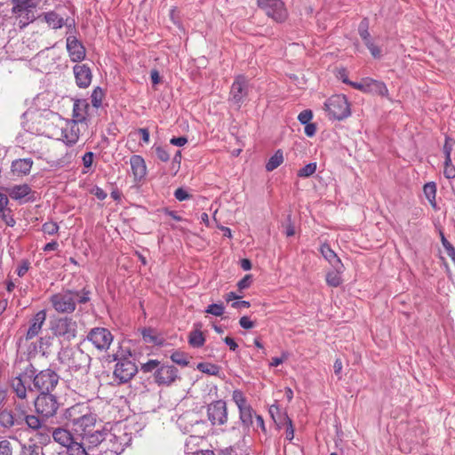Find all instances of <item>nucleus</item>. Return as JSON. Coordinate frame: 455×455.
I'll list each match as a JSON object with an SVG mask.
<instances>
[{"instance_id": "obj_1", "label": "nucleus", "mask_w": 455, "mask_h": 455, "mask_svg": "<svg viewBox=\"0 0 455 455\" xmlns=\"http://www.w3.org/2000/svg\"><path fill=\"white\" fill-rule=\"evenodd\" d=\"M78 292L76 291H65L53 294L50 298L52 307L61 314H70L76 309Z\"/></svg>"}, {"instance_id": "obj_2", "label": "nucleus", "mask_w": 455, "mask_h": 455, "mask_svg": "<svg viewBox=\"0 0 455 455\" xmlns=\"http://www.w3.org/2000/svg\"><path fill=\"white\" fill-rule=\"evenodd\" d=\"M325 108L329 116L337 120H342L350 116V108L344 95L331 96L325 102Z\"/></svg>"}, {"instance_id": "obj_3", "label": "nucleus", "mask_w": 455, "mask_h": 455, "mask_svg": "<svg viewBox=\"0 0 455 455\" xmlns=\"http://www.w3.org/2000/svg\"><path fill=\"white\" fill-rule=\"evenodd\" d=\"M58 126L60 127V137L57 139L61 140L68 146L76 144L80 135L85 131L80 123L73 120L60 121V124Z\"/></svg>"}, {"instance_id": "obj_4", "label": "nucleus", "mask_w": 455, "mask_h": 455, "mask_svg": "<svg viewBox=\"0 0 455 455\" xmlns=\"http://www.w3.org/2000/svg\"><path fill=\"white\" fill-rule=\"evenodd\" d=\"M52 330L55 336L69 341L76 336L77 324L72 318L61 317L52 323Z\"/></svg>"}, {"instance_id": "obj_5", "label": "nucleus", "mask_w": 455, "mask_h": 455, "mask_svg": "<svg viewBox=\"0 0 455 455\" xmlns=\"http://www.w3.org/2000/svg\"><path fill=\"white\" fill-rule=\"evenodd\" d=\"M63 356L68 367L76 371L86 369L90 365V355L79 347L65 349L63 351Z\"/></svg>"}, {"instance_id": "obj_6", "label": "nucleus", "mask_w": 455, "mask_h": 455, "mask_svg": "<svg viewBox=\"0 0 455 455\" xmlns=\"http://www.w3.org/2000/svg\"><path fill=\"white\" fill-rule=\"evenodd\" d=\"M36 411L43 417H52L58 408L59 403L57 398L50 393H41L35 400Z\"/></svg>"}, {"instance_id": "obj_7", "label": "nucleus", "mask_w": 455, "mask_h": 455, "mask_svg": "<svg viewBox=\"0 0 455 455\" xmlns=\"http://www.w3.org/2000/svg\"><path fill=\"white\" fill-rule=\"evenodd\" d=\"M258 5L266 15L277 22H282L287 18V11L281 0H258Z\"/></svg>"}, {"instance_id": "obj_8", "label": "nucleus", "mask_w": 455, "mask_h": 455, "mask_svg": "<svg viewBox=\"0 0 455 455\" xmlns=\"http://www.w3.org/2000/svg\"><path fill=\"white\" fill-rule=\"evenodd\" d=\"M87 340L92 342L97 349L105 351L110 347L113 335L107 328L96 327L88 332Z\"/></svg>"}, {"instance_id": "obj_9", "label": "nucleus", "mask_w": 455, "mask_h": 455, "mask_svg": "<svg viewBox=\"0 0 455 455\" xmlns=\"http://www.w3.org/2000/svg\"><path fill=\"white\" fill-rule=\"evenodd\" d=\"M207 417L212 426H222L228 422L227 403L223 400L214 401L207 406Z\"/></svg>"}, {"instance_id": "obj_10", "label": "nucleus", "mask_w": 455, "mask_h": 455, "mask_svg": "<svg viewBox=\"0 0 455 455\" xmlns=\"http://www.w3.org/2000/svg\"><path fill=\"white\" fill-rule=\"evenodd\" d=\"M59 377L52 370L47 369L37 373L33 379L34 387L41 393H50L58 383Z\"/></svg>"}, {"instance_id": "obj_11", "label": "nucleus", "mask_w": 455, "mask_h": 455, "mask_svg": "<svg viewBox=\"0 0 455 455\" xmlns=\"http://www.w3.org/2000/svg\"><path fill=\"white\" fill-rule=\"evenodd\" d=\"M138 372L134 363L128 359L119 360L114 370V376L119 383H126L131 380Z\"/></svg>"}, {"instance_id": "obj_12", "label": "nucleus", "mask_w": 455, "mask_h": 455, "mask_svg": "<svg viewBox=\"0 0 455 455\" xmlns=\"http://www.w3.org/2000/svg\"><path fill=\"white\" fill-rule=\"evenodd\" d=\"M46 320V311L40 310L38 311L29 321V326L24 334V336L19 339V343H22L24 340L28 341L41 332L42 328Z\"/></svg>"}, {"instance_id": "obj_13", "label": "nucleus", "mask_w": 455, "mask_h": 455, "mask_svg": "<svg viewBox=\"0 0 455 455\" xmlns=\"http://www.w3.org/2000/svg\"><path fill=\"white\" fill-rule=\"evenodd\" d=\"M248 94V81L243 76H238L230 90V100L240 108L241 103Z\"/></svg>"}, {"instance_id": "obj_14", "label": "nucleus", "mask_w": 455, "mask_h": 455, "mask_svg": "<svg viewBox=\"0 0 455 455\" xmlns=\"http://www.w3.org/2000/svg\"><path fill=\"white\" fill-rule=\"evenodd\" d=\"M154 378L159 386H170L178 378V370L173 365L162 364L154 372Z\"/></svg>"}, {"instance_id": "obj_15", "label": "nucleus", "mask_w": 455, "mask_h": 455, "mask_svg": "<svg viewBox=\"0 0 455 455\" xmlns=\"http://www.w3.org/2000/svg\"><path fill=\"white\" fill-rule=\"evenodd\" d=\"M43 17H44V20L52 29H59L64 26L68 28H71L75 26L74 20H72L70 18L64 19L63 17H61L60 14H58L57 12H55L53 11L44 13Z\"/></svg>"}, {"instance_id": "obj_16", "label": "nucleus", "mask_w": 455, "mask_h": 455, "mask_svg": "<svg viewBox=\"0 0 455 455\" xmlns=\"http://www.w3.org/2000/svg\"><path fill=\"white\" fill-rule=\"evenodd\" d=\"M90 105L86 100H76L73 106V121L80 123L82 128L86 130L87 116Z\"/></svg>"}, {"instance_id": "obj_17", "label": "nucleus", "mask_w": 455, "mask_h": 455, "mask_svg": "<svg viewBox=\"0 0 455 455\" xmlns=\"http://www.w3.org/2000/svg\"><path fill=\"white\" fill-rule=\"evenodd\" d=\"M76 83L80 88H87L92 83V71L84 64H76L73 68Z\"/></svg>"}, {"instance_id": "obj_18", "label": "nucleus", "mask_w": 455, "mask_h": 455, "mask_svg": "<svg viewBox=\"0 0 455 455\" xmlns=\"http://www.w3.org/2000/svg\"><path fill=\"white\" fill-rule=\"evenodd\" d=\"M67 50L74 62L81 61L85 57V48L75 36L67 38Z\"/></svg>"}, {"instance_id": "obj_19", "label": "nucleus", "mask_w": 455, "mask_h": 455, "mask_svg": "<svg viewBox=\"0 0 455 455\" xmlns=\"http://www.w3.org/2000/svg\"><path fill=\"white\" fill-rule=\"evenodd\" d=\"M90 408L85 403H76L65 411V419L73 426H76L84 414L88 413Z\"/></svg>"}, {"instance_id": "obj_20", "label": "nucleus", "mask_w": 455, "mask_h": 455, "mask_svg": "<svg viewBox=\"0 0 455 455\" xmlns=\"http://www.w3.org/2000/svg\"><path fill=\"white\" fill-rule=\"evenodd\" d=\"M130 164L134 180H142L147 174V166L143 157L139 155H133L130 158Z\"/></svg>"}, {"instance_id": "obj_21", "label": "nucleus", "mask_w": 455, "mask_h": 455, "mask_svg": "<svg viewBox=\"0 0 455 455\" xmlns=\"http://www.w3.org/2000/svg\"><path fill=\"white\" fill-rule=\"evenodd\" d=\"M52 436L55 443L65 448L76 440L68 429L60 427L52 429Z\"/></svg>"}, {"instance_id": "obj_22", "label": "nucleus", "mask_w": 455, "mask_h": 455, "mask_svg": "<svg viewBox=\"0 0 455 455\" xmlns=\"http://www.w3.org/2000/svg\"><path fill=\"white\" fill-rule=\"evenodd\" d=\"M96 423V415L91 411L84 414V417L79 419V422L73 426L76 432H81V435H84L88 431L92 430L91 428L95 426Z\"/></svg>"}, {"instance_id": "obj_23", "label": "nucleus", "mask_w": 455, "mask_h": 455, "mask_svg": "<svg viewBox=\"0 0 455 455\" xmlns=\"http://www.w3.org/2000/svg\"><path fill=\"white\" fill-rule=\"evenodd\" d=\"M32 165L31 158L16 159L12 163V172L17 176H25L30 172Z\"/></svg>"}, {"instance_id": "obj_24", "label": "nucleus", "mask_w": 455, "mask_h": 455, "mask_svg": "<svg viewBox=\"0 0 455 455\" xmlns=\"http://www.w3.org/2000/svg\"><path fill=\"white\" fill-rule=\"evenodd\" d=\"M365 93L387 96L388 90L383 82L366 77Z\"/></svg>"}, {"instance_id": "obj_25", "label": "nucleus", "mask_w": 455, "mask_h": 455, "mask_svg": "<svg viewBox=\"0 0 455 455\" xmlns=\"http://www.w3.org/2000/svg\"><path fill=\"white\" fill-rule=\"evenodd\" d=\"M320 252L332 267H338L339 270L344 269L341 260L328 244H323L320 248Z\"/></svg>"}, {"instance_id": "obj_26", "label": "nucleus", "mask_w": 455, "mask_h": 455, "mask_svg": "<svg viewBox=\"0 0 455 455\" xmlns=\"http://www.w3.org/2000/svg\"><path fill=\"white\" fill-rule=\"evenodd\" d=\"M31 192V188L27 184L15 185L7 188V193L12 199L20 200Z\"/></svg>"}, {"instance_id": "obj_27", "label": "nucleus", "mask_w": 455, "mask_h": 455, "mask_svg": "<svg viewBox=\"0 0 455 455\" xmlns=\"http://www.w3.org/2000/svg\"><path fill=\"white\" fill-rule=\"evenodd\" d=\"M11 387L19 398L25 399L27 397V387L25 386V381L20 377L14 378L12 380Z\"/></svg>"}, {"instance_id": "obj_28", "label": "nucleus", "mask_w": 455, "mask_h": 455, "mask_svg": "<svg viewBox=\"0 0 455 455\" xmlns=\"http://www.w3.org/2000/svg\"><path fill=\"white\" fill-rule=\"evenodd\" d=\"M106 433L101 430L88 431L83 435V438H85L91 444L96 446L105 440Z\"/></svg>"}, {"instance_id": "obj_29", "label": "nucleus", "mask_w": 455, "mask_h": 455, "mask_svg": "<svg viewBox=\"0 0 455 455\" xmlns=\"http://www.w3.org/2000/svg\"><path fill=\"white\" fill-rule=\"evenodd\" d=\"M205 342L204 336L199 329H195L189 333L188 343L193 347H201Z\"/></svg>"}, {"instance_id": "obj_30", "label": "nucleus", "mask_w": 455, "mask_h": 455, "mask_svg": "<svg viewBox=\"0 0 455 455\" xmlns=\"http://www.w3.org/2000/svg\"><path fill=\"white\" fill-rule=\"evenodd\" d=\"M343 270H339L338 267H333V270L326 274V283L331 287H338L341 284L342 279L340 274Z\"/></svg>"}, {"instance_id": "obj_31", "label": "nucleus", "mask_w": 455, "mask_h": 455, "mask_svg": "<svg viewBox=\"0 0 455 455\" xmlns=\"http://www.w3.org/2000/svg\"><path fill=\"white\" fill-rule=\"evenodd\" d=\"M13 13H20L21 12L28 11V9L35 8L36 6V3L34 0H12Z\"/></svg>"}, {"instance_id": "obj_32", "label": "nucleus", "mask_w": 455, "mask_h": 455, "mask_svg": "<svg viewBox=\"0 0 455 455\" xmlns=\"http://www.w3.org/2000/svg\"><path fill=\"white\" fill-rule=\"evenodd\" d=\"M283 162V154L281 149H278L267 161L266 169L267 172H272L280 166Z\"/></svg>"}, {"instance_id": "obj_33", "label": "nucleus", "mask_w": 455, "mask_h": 455, "mask_svg": "<svg viewBox=\"0 0 455 455\" xmlns=\"http://www.w3.org/2000/svg\"><path fill=\"white\" fill-rule=\"evenodd\" d=\"M67 455H88V452L83 443L75 440L67 448Z\"/></svg>"}, {"instance_id": "obj_34", "label": "nucleus", "mask_w": 455, "mask_h": 455, "mask_svg": "<svg viewBox=\"0 0 455 455\" xmlns=\"http://www.w3.org/2000/svg\"><path fill=\"white\" fill-rule=\"evenodd\" d=\"M424 194L430 203V204L435 208L436 206L435 203V194H436V186L434 182L427 183L423 188Z\"/></svg>"}, {"instance_id": "obj_35", "label": "nucleus", "mask_w": 455, "mask_h": 455, "mask_svg": "<svg viewBox=\"0 0 455 455\" xmlns=\"http://www.w3.org/2000/svg\"><path fill=\"white\" fill-rule=\"evenodd\" d=\"M240 413V419L245 427L252 423V410L249 405L238 408Z\"/></svg>"}, {"instance_id": "obj_36", "label": "nucleus", "mask_w": 455, "mask_h": 455, "mask_svg": "<svg viewBox=\"0 0 455 455\" xmlns=\"http://www.w3.org/2000/svg\"><path fill=\"white\" fill-rule=\"evenodd\" d=\"M197 369L208 375L217 376L220 372V367L211 363H199Z\"/></svg>"}, {"instance_id": "obj_37", "label": "nucleus", "mask_w": 455, "mask_h": 455, "mask_svg": "<svg viewBox=\"0 0 455 455\" xmlns=\"http://www.w3.org/2000/svg\"><path fill=\"white\" fill-rule=\"evenodd\" d=\"M14 424V419L10 411H0V425L4 427H11Z\"/></svg>"}, {"instance_id": "obj_38", "label": "nucleus", "mask_w": 455, "mask_h": 455, "mask_svg": "<svg viewBox=\"0 0 455 455\" xmlns=\"http://www.w3.org/2000/svg\"><path fill=\"white\" fill-rule=\"evenodd\" d=\"M316 167H317L316 163H310V164L305 165L300 170H299L297 175L299 178H308L315 172Z\"/></svg>"}, {"instance_id": "obj_39", "label": "nucleus", "mask_w": 455, "mask_h": 455, "mask_svg": "<svg viewBox=\"0 0 455 455\" xmlns=\"http://www.w3.org/2000/svg\"><path fill=\"white\" fill-rule=\"evenodd\" d=\"M369 28V21L367 19H363L358 28L359 35L361 36L362 39L364 41V44L371 41V36L368 31Z\"/></svg>"}, {"instance_id": "obj_40", "label": "nucleus", "mask_w": 455, "mask_h": 455, "mask_svg": "<svg viewBox=\"0 0 455 455\" xmlns=\"http://www.w3.org/2000/svg\"><path fill=\"white\" fill-rule=\"evenodd\" d=\"M25 421L28 427L36 431H40V429H42V427H44L42 426L40 419L34 415L26 416Z\"/></svg>"}, {"instance_id": "obj_41", "label": "nucleus", "mask_w": 455, "mask_h": 455, "mask_svg": "<svg viewBox=\"0 0 455 455\" xmlns=\"http://www.w3.org/2000/svg\"><path fill=\"white\" fill-rule=\"evenodd\" d=\"M103 92L100 87H97L93 90L92 93V104L93 107L98 108L102 102Z\"/></svg>"}, {"instance_id": "obj_42", "label": "nucleus", "mask_w": 455, "mask_h": 455, "mask_svg": "<svg viewBox=\"0 0 455 455\" xmlns=\"http://www.w3.org/2000/svg\"><path fill=\"white\" fill-rule=\"evenodd\" d=\"M454 144H455V141L453 139H451L448 136L445 138V142H444V145L443 148V151L445 159L449 160L451 158V154L453 149Z\"/></svg>"}, {"instance_id": "obj_43", "label": "nucleus", "mask_w": 455, "mask_h": 455, "mask_svg": "<svg viewBox=\"0 0 455 455\" xmlns=\"http://www.w3.org/2000/svg\"><path fill=\"white\" fill-rule=\"evenodd\" d=\"M160 366V362L157 360H149L141 365V371L145 373L155 372Z\"/></svg>"}, {"instance_id": "obj_44", "label": "nucleus", "mask_w": 455, "mask_h": 455, "mask_svg": "<svg viewBox=\"0 0 455 455\" xmlns=\"http://www.w3.org/2000/svg\"><path fill=\"white\" fill-rule=\"evenodd\" d=\"M171 359L175 363L182 366H186L188 363L187 356L182 352L176 351L172 353V355H171Z\"/></svg>"}, {"instance_id": "obj_45", "label": "nucleus", "mask_w": 455, "mask_h": 455, "mask_svg": "<svg viewBox=\"0 0 455 455\" xmlns=\"http://www.w3.org/2000/svg\"><path fill=\"white\" fill-rule=\"evenodd\" d=\"M443 174L447 179H453L455 178V167L451 164V158L447 160H444V170Z\"/></svg>"}, {"instance_id": "obj_46", "label": "nucleus", "mask_w": 455, "mask_h": 455, "mask_svg": "<svg viewBox=\"0 0 455 455\" xmlns=\"http://www.w3.org/2000/svg\"><path fill=\"white\" fill-rule=\"evenodd\" d=\"M205 312L215 316H220L224 313V307L222 304H211L207 307Z\"/></svg>"}, {"instance_id": "obj_47", "label": "nucleus", "mask_w": 455, "mask_h": 455, "mask_svg": "<svg viewBox=\"0 0 455 455\" xmlns=\"http://www.w3.org/2000/svg\"><path fill=\"white\" fill-rule=\"evenodd\" d=\"M232 398L234 400V402L235 403V404L237 405L238 408H241V407H243V406H246V399L243 394L242 391L240 390H235L233 392V395H232Z\"/></svg>"}, {"instance_id": "obj_48", "label": "nucleus", "mask_w": 455, "mask_h": 455, "mask_svg": "<svg viewBox=\"0 0 455 455\" xmlns=\"http://www.w3.org/2000/svg\"><path fill=\"white\" fill-rule=\"evenodd\" d=\"M37 435L39 436L41 443H49L51 440L52 430L48 427L44 426L40 431H37Z\"/></svg>"}, {"instance_id": "obj_49", "label": "nucleus", "mask_w": 455, "mask_h": 455, "mask_svg": "<svg viewBox=\"0 0 455 455\" xmlns=\"http://www.w3.org/2000/svg\"><path fill=\"white\" fill-rule=\"evenodd\" d=\"M142 337L146 342L156 344L157 338L154 334V331L152 329H143L141 331Z\"/></svg>"}, {"instance_id": "obj_50", "label": "nucleus", "mask_w": 455, "mask_h": 455, "mask_svg": "<svg viewBox=\"0 0 455 455\" xmlns=\"http://www.w3.org/2000/svg\"><path fill=\"white\" fill-rule=\"evenodd\" d=\"M313 118V113L309 109L303 110L300 112L298 116V120L302 124H306L310 123L311 119Z\"/></svg>"}, {"instance_id": "obj_51", "label": "nucleus", "mask_w": 455, "mask_h": 455, "mask_svg": "<svg viewBox=\"0 0 455 455\" xmlns=\"http://www.w3.org/2000/svg\"><path fill=\"white\" fill-rule=\"evenodd\" d=\"M344 83L351 85L353 88L357 89L363 92H365L366 86V77L363 78L360 82H352L347 79L343 80Z\"/></svg>"}, {"instance_id": "obj_52", "label": "nucleus", "mask_w": 455, "mask_h": 455, "mask_svg": "<svg viewBox=\"0 0 455 455\" xmlns=\"http://www.w3.org/2000/svg\"><path fill=\"white\" fill-rule=\"evenodd\" d=\"M0 455H12V445L8 440L0 441Z\"/></svg>"}, {"instance_id": "obj_53", "label": "nucleus", "mask_w": 455, "mask_h": 455, "mask_svg": "<svg viewBox=\"0 0 455 455\" xmlns=\"http://www.w3.org/2000/svg\"><path fill=\"white\" fill-rule=\"evenodd\" d=\"M58 230L59 226L55 222H46L43 225V231L47 235H54Z\"/></svg>"}, {"instance_id": "obj_54", "label": "nucleus", "mask_w": 455, "mask_h": 455, "mask_svg": "<svg viewBox=\"0 0 455 455\" xmlns=\"http://www.w3.org/2000/svg\"><path fill=\"white\" fill-rule=\"evenodd\" d=\"M442 243L446 250L447 255L455 261V249L454 247L447 241V239L442 235Z\"/></svg>"}, {"instance_id": "obj_55", "label": "nucleus", "mask_w": 455, "mask_h": 455, "mask_svg": "<svg viewBox=\"0 0 455 455\" xmlns=\"http://www.w3.org/2000/svg\"><path fill=\"white\" fill-rule=\"evenodd\" d=\"M155 152L157 158L163 162H167L170 159L169 153L162 147H156Z\"/></svg>"}, {"instance_id": "obj_56", "label": "nucleus", "mask_w": 455, "mask_h": 455, "mask_svg": "<svg viewBox=\"0 0 455 455\" xmlns=\"http://www.w3.org/2000/svg\"><path fill=\"white\" fill-rule=\"evenodd\" d=\"M77 292L79 293V295H77L76 302L80 304H84L90 300V291L85 288Z\"/></svg>"}, {"instance_id": "obj_57", "label": "nucleus", "mask_w": 455, "mask_h": 455, "mask_svg": "<svg viewBox=\"0 0 455 455\" xmlns=\"http://www.w3.org/2000/svg\"><path fill=\"white\" fill-rule=\"evenodd\" d=\"M174 196L179 201H184L190 198V195L183 188H180L175 190Z\"/></svg>"}, {"instance_id": "obj_58", "label": "nucleus", "mask_w": 455, "mask_h": 455, "mask_svg": "<svg viewBox=\"0 0 455 455\" xmlns=\"http://www.w3.org/2000/svg\"><path fill=\"white\" fill-rule=\"evenodd\" d=\"M94 155L92 152H87L83 156V164L85 168L89 169L92 167L93 163Z\"/></svg>"}, {"instance_id": "obj_59", "label": "nucleus", "mask_w": 455, "mask_h": 455, "mask_svg": "<svg viewBox=\"0 0 455 455\" xmlns=\"http://www.w3.org/2000/svg\"><path fill=\"white\" fill-rule=\"evenodd\" d=\"M29 268V262L28 260H22L20 265L17 268V275L19 276H23L26 275Z\"/></svg>"}, {"instance_id": "obj_60", "label": "nucleus", "mask_w": 455, "mask_h": 455, "mask_svg": "<svg viewBox=\"0 0 455 455\" xmlns=\"http://www.w3.org/2000/svg\"><path fill=\"white\" fill-rule=\"evenodd\" d=\"M239 324L243 329H251L255 326L254 322L251 321L248 316H243L239 320Z\"/></svg>"}, {"instance_id": "obj_61", "label": "nucleus", "mask_w": 455, "mask_h": 455, "mask_svg": "<svg viewBox=\"0 0 455 455\" xmlns=\"http://www.w3.org/2000/svg\"><path fill=\"white\" fill-rule=\"evenodd\" d=\"M251 282V277L250 275H247L238 282L237 286L240 290H243L250 286Z\"/></svg>"}, {"instance_id": "obj_62", "label": "nucleus", "mask_w": 455, "mask_h": 455, "mask_svg": "<svg viewBox=\"0 0 455 455\" xmlns=\"http://www.w3.org/2000/svg\"><path fill=\"white\" fill-rule=\"evenodd\" d=\"M304 132L307 136L313 137L316 132L315 124L312 123L306 124Z\"/></svg>"}, {"instance_id": "obj_63", "label": "nucleus", "mask_w": 455, "mask_h": 455, "mask_svg": "<svg viewBox=\"0 0 455 455\" xmlns=\"http://www.w3.org/2000/svg\"><path fill=\"white\" fill-rule=\"evenodd\" d=\"M365 44L373 57H379L380 50L371 41L367 42Z\"/></svg>"}, {"instance_id": "obj_64", "label": "nucleus", "mask_w": 455, "mask_h": 455, "mask_svg": "<svg viewBox=\"0 0 455 455\" xmlns=\"http://www.w3.org/2000/svg\"><path fill=\"white\" fill-rule=\"evenodd\" d=\"M171 144L177 146V147H182L188 142V139L184 136L172 138L170 140Z\"/></svg>"}]
</instances>
